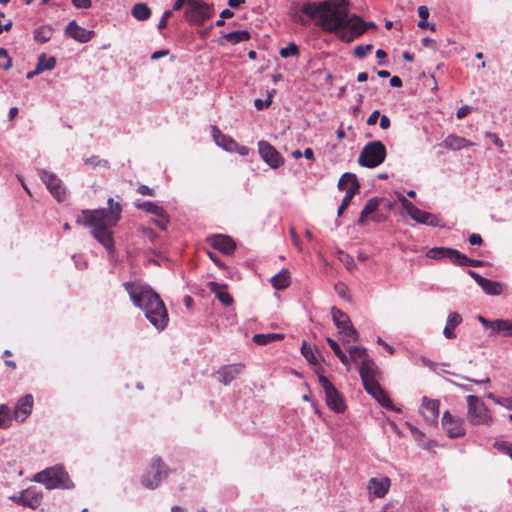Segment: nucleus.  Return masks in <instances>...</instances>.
<instances>
[{"mask_svg":"<svg viewBox=\"0 0 512 512\" xmlns=\"http://www.w3.org/2000/svg\"><path fill=\"white\" fill-rule=\"evenodd\" d=\"M347 0L306 1L301 12L325 32L333 33L346 43L360 37L368 28H375L374 22H365L357 14H350Z\"/></svg>","mask_w":512,"mask_h":512,"instance_id":"nucleus-1","label":"nucleus"},{"mask_svg":"<svg viewBox=\"0 0 512 512\" xmlns=\"http://www.w3.org/2000/svg\"><path fill=\"white\" fill-rule=\"evenodd\" d=\"M107 205V208L82 210V218L79 217L76 222L91 227L92 236L111 254L115 252L111 228L121 219L122 206L112 197L108 198Z\"/></svg>","mask_w":512,"mask_h":512,"instance_id":"nucleus-2","label":"nucleus"},{"mask_svg":"<svg viewBox=\"0 0 512 512\" xmlns=\"http://www.w3.org/2000/svg\"><path fill=\"white\" fill-rule=\"evenodd\" d=\"M124 288L133 304L140 308L146 319L156 330H164L169 322V316L160 296L149 286L139 282H125Z\"/></svg>","mask_w":512,"mask_h":512,"instance_id":"nucleus-3","label":"nucleus"},{"mask_svg":"<svg viewBox=\"0 0 512 512\" xmlns=\"http://www.w3.org/2000/svg\"><path fill=\"white\" fill-rule=\"evenodd\" d=\"M32 481L43 484L48 490L69 489L73 487L68 473L59 464L36 473Z\"/></svg>","mask_w":512,"mask_h":512,"instance_id":"nucleus-4","label":"nucleus"},{"mask_svg":"<svg viewBox=\"0 0 512 512\" xmlns=\"http://www.w3.org/2000/svg\"><path fill=\"white\" fill-rule=\"evenodd\" d=\"M387 156L385 145L380 140L367 143L360 152L358 163L362 167L375 168L381 165Z\"/></svg>","mask_w":512,"mask_h":512,"instance_id":"nucleus-5","label":"nucleus"},{"mask_svg":"<svg viewBox=\"0 0 512 512\" xmlns=\"http://www.w3.org/2000/svg\"><path fill=\"white\" fill-rule=\"evenodd\" d=\"M467 419L472 425L489 426L493 417L481 398L475 395L467 396Z\"/></svg>","mask_w":512,"mask_h":512,"instance_id":"nucleus-6","label":"nucleus"},{"mask_svg":"<svg viewBox=\"0 0 512 512\" xmlns=\"http://www.w3.org/2000/svg\"><path fill=\"white\" fill-rule=\"evenodd\" d=\"M169 469L162 462L161 458L154 457L148 470L142 475L141 483L148 489L157 488L162 481L168 476Z\"/></svg>","mask_w":512,"mask_h":512,"instance_id":"nucleus-7","label":"nucleus"},{"mask_svg":"<svg viewBox=\"0 0 512 512\" xmlns=\"http://www.w3.org/2000/svg\"><path fill=\"white\" fill-rule=\"evenodd\" d=\"M399 202L406 213L417 223L431 227L441 226L440 220L436 215L419 209L404 196L399 197Z\"/></svg>","mask_w":512,"mask_h":512,"instance_id":"nucleus-8","label":"nucleus"},{"mask_svg":"<svg viewBox=\"0 0 512 512\" xmlns=\"http://www.w3.org/2000/svg\"><path fill=\"white\" fill-rule=\"evenodd\" d=\"M319 383L324 390L327 406L336 413H343L347 406L342 394L324 375L319 376Z\"/></svg>","mask_w":512,"mask_h":512,"instance_id":"nucleus-9","label":"nucleus"},{"mask_svg":"<svg viewBox=\"0 0 512 512\" xmlns=\"http://www.w3.org/2000/svg\"><path fill=\"white\" fill-rule=\"evenodd\" d=\"M213 13V5L202 0H193L191 6L185 11V18L191 24L202 25L213 16Z\"/></svg>","mask_w":512,"mask_h":512,"instance_id":"nucleus-10","label":"nucleus"},{"mask_svg":"<svg viewBox=\"0 0 512 512\" xmlns=\"http://www.w3.org/2000/svg\"><path fill=\"white\" fill-rule=\"evenodd\" d=\"M331 314L333 322L339 330V334L342 336L343 341L347 343L355 342L357 340L358 333L353 327L348 315L336 307L332 308Z\"/></svg>","mask_w":512,"mask_h":512,"instance_id":"nucleus-11","label":"nucleus"},{"mask_svg":"<svg viewBox=\"0 0 512 512\" xmlns=\"http://www.w3.org/2000/svg\"><path fill=\"white\" fill-rule=\"evenodd\" d=\"M364 358L359 366V374L364 387L379 383L381 378V370L375 364V362L369 358L368 354H363Z\"/></svg>","mask_w":512,"mask_h":512,"instance_id":"nucleus-12","label":"nucleus"},{"mask_svg":"<svg viewBox=\"0 0 512 512\" xmlns=\"http://www.w3.org/2000/svg\"><path fill=\"white\" fill-rule=\"evenodd\" d=\"M38 175L53 197L61 202L65 198V188L61 179L54 173L45 169H38Z\"/></svg>","mask_w":512,"mask_h":512,"instance_id":"nucleus-13","label":"nucleus"},{"mask_svg":"<svg viewBox=\"0 0 512 512\" xmlns=\"http://www.w3.org/2000/svg\"><path fill=\"white\" fill-rule=\"evenodd\" d=\"M258 150L262 160L272 169H277L284 164V158L269 142L265 140L259 141Z\"/></svg>","mask_w":512,"mask_h":512,"instance_id":"nucleus-14","label":"nucleus"},{"mask_svg":"<svg viewBox=\"0 0 512 512\" xmlns=\"http://www.w3.org/2000/svg\"><path fill=\"white\" fill-rule=\"evenodd\" d=\"M468 274L481 287L487 295H500L503 292L504 284L481 276L474 270H468Z\"/></svg>","mask_w":512,"mask_h":512,"instance_id":"nucleus-15","label":"nucleus"},{"mask_svg":"<svg viewBox=\"0 0 512 512\" xmlns=\"http://www.w3.org/2000/svg\"><path fill=\"white\" fill-rule=\"evenodd\" d=\"M442 426L450 438H458L465 434L463 421L460 418H454L449 411L442 416Z\"/></svg>","mask_w":512,"mask_h":512,"instance_id":"nucleus-16","label":"nucleus"},{"mask_svg":"<svg viewBox=\"0 0 512 512\" xmlns=\"http://www.w3.org/2000/svg\"><path fill=\"white\" fill-rule=\"evenodd\" d=\"M365 391L371 395L375 400L383 407L392 410L399 411L393 402L391 401L389 395L382 389L379 383H374L373 385H368L364 387Z\"/></svg>","mask_w":512,"mask_h":512,"instance_id":"nucleus-17","label":"nucleus"},{"mask_svg":"<svg viewBox=\"0 0 512 512\" xmlns=\"http://www.w3.org/2000/svg\"><path fill=\"white\" fill-rule=\"evenodd\" d=\"M243 369L244 365L241 363L228 364L220 367L216 374L220 383L228 385L242 373Z\"/></svg>","mask_w":512,"mask_h":512,"instance_id":"nucleus-18","label":"nucleus"},{"mask_svg":"<svg viewBox=\"0 0 512 512\" xmlns=\"http://www.w3.org/2000/svg\"><path fill=\"white\" fill-rule=\"evenodd\" d=\"M208 242L214 249L226 255L232 254L236 248L234 240L227 235H213L208 238Z\"/></svg>","mask_w":512,"mask_h":512,"instance_id":"nucleus-19","label":"nucleus"},{"mask_svg":"<svg viewBox=\"0 0 512 512\" xmlns=\"http://www.w3.org/2000/svg\"><path fill=\"white\" fill-rule=\"evenodd\" d=\"M34 399L31 394L21 397L16 404L12 417L23 422L32 412Z\"/></svg>","mask_w":512,"mask_h":512,"instance_id":"nucleus-20","label":"nucleus"},{"mask_svg":"<svg viewBox=\"0 0 512 512\" xmlns=\"http://www.w3.org/2000/svg\"><path fill=\"white\" fill-rule=\"evenodd\" d=\"M339 190L346 191V197L353 198V196L359 191L360 183L355 174L346 172L338 181Z\"/></svg>","mask_w":512,"mask_h":512,"instance_id":"nucleus-21","label":"nucleus"},{"mask_svg":"<svg viewBox=\"0 0 512 512\" xmlns=\"http://www.w3.org/2000/svg\"><path fill=\"white\" fill-rule=\"evenodd\" d=\"M65 33L80 43L89 42L94 34L93 31L80 27L75 20L68 23L65 28Z\"/></svg>","mask_w":512,"mask_h":512,"instance_id":"nucleus-22","label":"nucleus"},{"mask_svg":"<svg viewBox=\"0 0 512 512\" xmlns=\"http://www.w3.org/2000/svg\"><path fill=\"white\" fill-rule=\"evenodd\" d=\"M390 487V479L388 477L371 478L368 482V491L371 495L382 498L384 497Z\"/></svg>","mask_w":512,"mask_h":512,"instance_id":"nucleus-23","label":"nucleus"},{"mask_svg":"<svg viewBox=\"0 0 512 512\" xmlns=\"http://www.w3.org/2000/svg\"><path fill=\"white\" fill-rule=\"evenodd\" d=\"M421 413L423 417L426 419V421L433 422L438 417L439 401L423 397Z\"/></svg>","mask_w":512,"mask_h":512,"instance_id":"nucleus-24","label":"nucleus"},{"mask_svg":"<svg viewBox=\"0 0 512 512\" xmlns=\"http://www.w3.org/2000/svg\"><path fill=\"white\" fill-rule=\"evenodd\" d=\"M43 500L42 491L36 489L35 487L28 488L24 490V506L29 507L31 509H36L41 505Z\"/></svg>","mask_w":512,"mask_h":512,"instance_id":"nucleus-25","label":"nucleus"},{"mask_svg":"<svg viewBox=\"0 0 512 512\" xmlns=\"http://www.w3.org/2000/svg\"><path fill=\"white\" fill-rule=\"evenodd\" d=\"M213 138L215 143L226 151H234L238 146L237 142L224 135L217 127H213Z\"/></svg>","mask_w":512,"mask_h":512,"instance_id":"nucleus-26","label":"nucleus"},{"mask_svg":"<svg viewBox=\"0 0 512 512\" xmlns=\"http://www.w3.org/2000/svg\"><path fill=\"white\" fill-rule=\"evenodd\" d=\"M462 323V316L458 312H450L447 317L446 325L443 334L447 339H454L456 337L454 329Z\"/></svg>","mask_w":512,"mask_h":512,"instance_id":"nucleus-27","label":"nucleus"},{"mask_svg":"<svg viewBox=\"0 0 512 512\" xmlns=\"http://www.w3.org/2000/svg\"><path fill=\"white\" fill-rule=\"evenodd\" d=\"M209 288L212 293L215 294V297L226 307L230 306L233 303L232 296L224 290L226 285L218 284L216 282H210Z\"/></svg>","mask_w":512,"mask_h":512,"instance_id":"nucleus-28","label":"nucleus"},{"mask_svg":"<svg viewBox=\"0 0 512 512\" xmlns=\"http://www.w3.org/2000/svg\"><path fill=\"white\" fill-rule=\"evenodd\" d=\"M134 206L138 210H142L146 213L155 215L156 217H162L164 215V208L151 201H140L136 200Z\"/></svg>","mask_w":512,"mask_h":512,"instance_id":"nucleus-29","label":"nucleus"},{"mask_svg":"<svg viewBox=\"0 0 512 512\" xmlns=\"http://www.w3.org/2000/svg\"><path fill=\"white\" fill-rule=\"evenodd\" d=\"M469 144L470 143L466 138L457 136L455 134L448 135L441 143L443 147L452 150H460Z\"/></svg>","mask_w":512,"mask_h":512,"instance_id":"nucleus-30","label":"nucleus"},{"mask_svg":"<svg viewBox=\"0 0 512 512\" xmlns=\"http://www.w3.org/2000/svg\"><path fill=\"white\" fill-rule=\"evenodd\" d=\"M271 285L277 290L286 289L290 285L289 271L282 269L279 273L271 278Z\"/></svg>","mask_w":512,"mask_h":512,"instance_id":"nucleus-31","label":"nucleus"},{"mask_svg":"<svg viewBox=\"0 0 512 512\" xmlns=\"http://www.w3.org/2000/svg\"><path fill=\"white\" fill-rule=\"evenodd\" d=\"M222 37L230 44L235 45L250 40L251 35L247 30L232 31L223 34Z\"/></svg>","mask_w":512,"mask_h":512,"instance_id":"nucleus-32","label":"nucleus"},{"mask_svg":"<svg viewBox=\"0 0 512 512\" xmlns=\"http://www.w3.org/2000/svg\"><path fill=\"white\" fill-rule=\"evenodd\" d=\"M491 330L493 333H501L503 336H512V322L505 319H497L493 321Z\"/></svg>","mask_w":512,"mask_h":512,"instance_id":"nucleus-33","label":"nucleus"},{"mask_svg":"<svg viewBox=\"0 0 512 512\" xmlns=\"http://www.w3.org/2000/svg\"><path fill=\"white\" fill-rule=\"evenodd\" d=\"M53 34V28L50 25H42L34 30L33 37L36 42L46 43Z\"/></svg>","mask_w":512,"mask_h":512,"instance_id":"nucleus-34","label":"nucleus"},{"mask_svg":"<svg viewBox=\"0 0 512 512\" xmlns=\"http://www.w3.org/2000/svg\"><path fill=\"white\" fill-rule=\"evenodd\" d=\"M131 13L135 19L145 21L151 16V9L145 3H136L132 8Z\"/></svg>","mask_w":512,"mask_h":512,"instance_id":"nucleus-35","label":"nucleus"},{"mask_svg":"<svg viewBox=\"0 0 512 512\" xmlns=\"http://www.w3.org/2000/svg\"><path fill=\"white\" fill-rule=\"evenodd\" d=\"M284 335L282 333H267L256 334L253 336V342L257 345H266L272 341L282 340Z\"/></svg>","mask_w":512,"mask_h":512,"instance_id":"nucleus-36","label":"nucleus"},{"mask_svg":"<svg viewBox=\"0 0 512 512\" xmlns=\"http://www.w3.org/2000/svg\"><path fill=\"white\" fill-rule=\"evenodd\" d=\"M447 259H449L455 265L465 267L467 256L456 249L448 248Z\"/></svg>","mask_w":512,"mask_h":512,"instance_id":"nucleus-37","label":"nucleus"},{"mask_svg":"<svg viewBox=\"0 0 512 512\" xmlns=\"http://www.w3.org/2000/svg\"><path fill=\"white\" fill-rule=\"evenodd\" d=\"M12 413L6 404H0V428H8L11 425Z\"/></svg>","mask_w":512,"mask_h":512,"instance_id":"nucleus-38","label":"nucleus"},{"mask_svg":"<svg viewBox=\"0 0 512 512\" xmlns=\"http://www.w3.org/2000/svg\"><path fill=\"white\" fill-rule=\"evenodd\" d=\"M381 201H382V199L379 197L370 198L364 205L361 212H363V215H368V216L374 214L376 212V210L378 209Z\"/></svg>","mask_w":512,"mask_h":512,"instance_id":"nucleus-39","label":"nucleus"},{"mask_svg":"<svg viewBox=\"0 0 512 512\" xmlns=\"http://www.w3.org/2000/svg\"><path fill=\"white\" fill-rule=\"evenodd\" d=\"M310 366L314 369L315 373L318 375V377L322 374V367L320 365V358L322 354H303Z\"/></svg>","mask_w":512,"mask_h":512,"instance_id":"nucleus-40","label":"nucleus"},{"mask_svg":"<svg viewBox=\"0 0 512 512\" xmlns=\"http://www.w3.org/2000/svg\"><path fill=\"white\" fill-rule=\"evenodd\" d=\"M37 64L40 68H43V71L52 70L56 66V59L53 56L47 57L43 53L39 56Z\"/></svg>","mask_w":512,"mask_h":512,"instance_id":"nucleus-41","label":"nucleus"},{"mask_svg":"<svg viewBox=\"0 0 512 512\" xmlns=\"http://www.w3.org/2000/svg\"><path fill=\"white\" fill-rule=\"evenodd\" d=\"M447 250V247H434L427 252L426 256L434 260L447 259Z\"/></svg>","mask_w":512,"mask_h":512,"instance_id":"nucleus-42","label":"nucleus"},{"mask_svg":"<svg viewBox=\"0 0 512 512\" xmlns=\"http://www.w3.org/2000/svg\"><path fill=\"white\" fill-rule=\"evenodd\" d=\"M279 54L282 58L297 56L299 55V47L294 42H291L286 47L281 48Z\"/></svg>","mask_w":512,"mask_h":512,"instance_id":"nucleus-43","label":"nucleus"},{"mask_svg":"<svg viewBox=\"0 0 512 512\" xmlns=\"http://www.w3.org/2000/svg\"><path fill=\"white\" fill-rule=\"evenodd\" d=\"M420 360L423 365L427 366L430 370L435 371V372H438V371L445 372L446 370H444L443 367L448 366L447 363H437V362L432 361L431 359H429L426 356H422L420 358Z\"/></svg>","mask_w":512,"mask_h":512,"instance_id":"nucleus-44","label":"nucleus"},{"mask_svg":"<svg viewBox=\"0 0 512 512\" xmlns=\"http://www.w3.org/2000/svg\"><path fill=\"white\" fill-rule=\"evenodd\" d=\"M339 260L344 264L345 268L352 272L357 268L353 257L347 253L340 252Z\"/></svg>","mask_w":512,"mask_h":512,"instance_id":"nucleus-45","label":"nucleus"},{"mask_svg":"<svg viewBox=\"0 0 512 512\" xmlns=\"http://www.w3.org/2000/svg\"><path fill=\"white\" fill-rule=\"evenodd\" d=\"M494 447L498 451L507 454L512 459V443L507 441H496L494 443Z\"/></svg>","mask_w":512,"mask_h":512,"instance_id":"nucleus-46","label":"nucleus"},{"mask_svg":"<svg viewBox=\"0 0 512 512\" xmlns=\"http://www.w3.org/2000/svg\"><path fill=\"white\" fill-rule=\"evenodd\" d=\"M373 49L372 44L357 45L354 48V56L357 58H364Z\"/></svg>","mask_w":512,"mask_h":512,"instance_id":"nucleus-47","label":"nucleus"},{"mask_svg":"<svg viewBox=\"0 0 512 512\" xmlns=\"http://www.w3.org/2000/svg\"><path fill=\"white\" fill-rule=\"evenodd\" d=\"M272 103V95L269 94L268 97L264 100L257 98L254 100V106L257 110H263L268 108Z\"/></svg>","mask_w":512,"mask_h":512,"instance_id":"nucleus-48","label":"nucleus"},{"mask_svg":"<svg viewBox=\"0 0 512 512\" xmlns=\"http://www.w3.org/2000/svg\"><path fill=\"white\" fill-rule=\"evenodd\" d=\"M140 232L143 236L149 238V240L152 242V243H155L157 238H158V234L151 228V227H141L140 229Z\"/></svg>","mask_w":512,"mask_h":512,"instance_id":"nucleus-49","label":"nucleus"},{"mask_svg":"<svg viewBox=\"0 0 512 512\" xmlns=\"http://www.w3.org/2000/svg\"><path fill=\"white\" fill-rule=\"evenodd\" d=\"M341 360V362L345 365H348L350 362H357V358L362 356L363 354H337Z\"/></svg>","mask_w":512,"mask_h":512,"instance_id":"nucleus-50","label":"nucleus"},{"mask_svg":"<svg viewBox=\"0 0 512 512\" xmlns=\"http://www.w3.org/2000/svg\"><path fill=\"white\" fill-rule=\"evenodd\" d=\"M153 223L156 226H158L160 229L166 230L167 224L169 223V217H168L166 211H164V215L162 217H157V219L153 220Z\"/></svg>","mask_w":512,"mask_h":512,"instance_id":"nucleus-51","label":"nucleus"},{"mask_svg":"<svg viewBox=\"0 0 512 512\" xmlns=\"http://www.w3.org/2000/svg\"><path fill=\"white\" fill-rule=\"evenodd\" d=\"M335 291L336 293L342 297L343 299H349V296H348V288L345 284L343 283H338L335 285Z\"/></svg>","mask_w":512,"mask_h":512,"instance_id":"nucleus-52","label":"nucleus"},{"mask_svg":"<svg viewBox=\"0 0 512 512\" xmlns=\"http://www.w3.org/2000/svg\"><path fill=\"white\" fill-rule=\"evenodd\" d=\"M72 260L74 261V264L77 269L83 270V269L87 268V262L85 261V259L82 256L75 254L72 256Z\"/></svg>","mask_w":512,"mask_h":512,"instance_id":"nucleus-53","label":"nucleus"},{"mask_svg":"<svg viewBox=\"0 0 512 512\" xmlns=\"http://www.w3.org/2000/svg\"><path fill=\"white\" fill-rule=\"evenodd\" d=\"M171 15H172V10L164 11V13L162 14V17L158 23V26H157L158 30H162L167 26V21L171 17Z\"/></svg>","mask_w":512,"mask_h":512,"instance_id":"nucleus-54","label":"nucleus"},{"mask_svg":"<svg viewBox=\"0 0 512 512\" xmlns=\"http://www.w3.org/2000/svg\"><path fill=\"white\" fill-rule=\"evenodd\" d=\"M71 2L77 9H88L92 5L91 0H71Z\"/></svg>","mask_w":512,"mask_h":512,"instance_id":"nucleus-55","label":"nucleus"},{"mask_svg":"<svg viewBox=\"0 0 512 512\" xmlns=\"http://www.w3.org/2000/svg\"><path fill=\"white\" fill-rule=\"evenodd\" d=\"M472 109L473 108L469 105H463L457 110L456 117L458 119H463L472 111Z\"/></svg>","mask_w":512,"mask_h":512,"instance_id":"nucleus-56","label":"nucleus"},{"mask_svg":"<svg viewBox=\"0 0 512 512\" xmlns=\"http://www.w3.org/2000/svg\"><path fill=\"white\" fill-rule=\"evenodd\" d=\"M496 404L512 410V397H501V399L496 400Z\"/></svg>","mask_w":512,"mask_h":512,"instance_id":"nucleus-57","label":"nucleus"},{"mask_svg":"<svg viewBox=\"0 0 512 512\" xmlns=\"http://www.w3.org/2000/svg\"><path fill=\"white\" fill-rule=\"evenodd\" d=\"M193 0H175L173 3V11L180 10L184 5H188V7L191 6Z\"/></svg>","mask_w":512,"mask_h":512,"instance_id":"nucleus-58","label":"nucleus"},{"mask_svg":"<svg viewBox=\"0 0 512 512\" xmlns=\"http://www.w3.org/2000/svg\"><path fill=\"white\" fill-rule=\"evenodd\" d=\"M137 191L141 195H148V196H154L155 195L154 190L152 188L148 187L147 185H139L138 188H137Z\"/></svg>","mask_w":512,"mask_h":512,"instance_id":"nucleus-59","label":"nucleus"},{"mask_svg":"<svg viewBox=\"0 0 512 512\" xmlns=\"http://www.w3.org/2000/svg\"><path fill=\"white\" fill-rule=\"evenodd\" d=\"M208 256L209 258L211 259V261L217 265L218 267L222 268V269H226L227 267L225 266V264L219 259V257L212 253V252H208Z\"/></svg>","mask_w":512,"mask_h":512,"instance_id":"nucleus-60","label":"nucleus"},{"mask_svg":"<svg viewBox=\"0 0 512 512\" xmlns=\"http://www.w3.org/2000/svg\"><path fill=\"white\" fill-rule=\"evenodd\" d=\"M468 241L471 245H481L483 242L481 235L476 233L471 234Z\"/></svg>","mask_w":512,"mask_h":512,"instance_id":"nucleus-61","label":"nucleus"},{"mask_svg":"<svg viewBox=\"0 0 512 512\" xmlns=\"http://www.w3.org/2000/svg\"><path fill=\"white\" fill-rule=\"evenodd\" d=\"M379 116H380L379 110L373 111L367 119V122H366L367 125H370V126L375 125L377 123Z\"/></svg>","mask_w":512,"mask_h":512,"instance_id":"nucleus-62","label":"nucleus"},{"mask_svg":"<svg viewBox=\"0 0 512 512\" xmlns=\"http://www.w3.org/2000/svg\"><path fill=\"white\" fill-rule=\"evenodd\" d=\"M418 15L420 17V20H427L429 17V9L426 6H419L418 7Z\"/></svg>","mask_w":512,"mask_h":512,"instance_id":"nucleus-63","label":"nucleus"},{"mask_svg":"<svg viewBox=\"0 0 512 512\" xmlns=\"http://www.w3.org/2000/svg\"><path fill=\"white\" fill-rule=\"evenodd\" d=\"M383 512H402L401 509L393 504H387L383 507Z\"/></svg>","mask_w":512,"mask_h":512,"instance_id":"nucleus-64","label":"nucleus"}]
</instances>
